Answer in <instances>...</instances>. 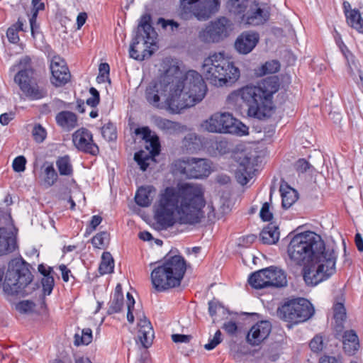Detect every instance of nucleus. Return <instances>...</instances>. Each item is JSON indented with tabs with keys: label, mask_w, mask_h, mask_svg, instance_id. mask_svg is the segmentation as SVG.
<instances>
[{
	"label": "nucleus",
	"mask_w": 363,
	"mask_h": 363,
	"mask_svg": "<svg viewBox=\"0 0 363 363\" xmlns=\"http://www.w3.org/2000/svg\"><path fill=\"white\" fill-rule=\"evenodd\" d=\"M223 328L229 334L234 335L238 330V326L235 322L228 321L223 324Z\"/></svg>",
	"instance_id": "0e129e2a"
},
{
	"label": "nucleus",
	"mask_w": 363,
	"mask_h": 363,
	"mask_svg": "<svg viewBox=\"0 0 363 363\" xmlns=\"http://www.w3.org/2000/svg\"><path fill=\"white\" fill-rule=\"evenodd\" d=\"M52 83L56 86H61L70 79V73L63 59L59 56L52 57L50 63Z\"/></svg>",
	"instance_id": "412c9836"
},
{
	"label": "nucleus",
	"mask_w": 363,
	"mask_h": 363,
	"mask_svg": "<svg viewBox=\"0 0 363 363\" xmlns=\"http://www.w3.org/2000/svg\"><path fill=\"white\" fill-rule=\"evenodd\" d=\"M151 121L159 129L165 131L169 134L178 133V130L181 128V126L179 123L158 116H152L151 118Z\"/></svg>",
	"instance_id": "a878e982"
},
{
	"label": "nucleus",
	"mask_w": 363,
	"mask_h": 363,
	"mask_svg": "<svg viewBox=\"0 0 363 363\" xmlns=\"http://www.w3.org/2000/svg\"><path fill=\"white\" fill-rule=\"evenodd\" d=\"M123 306V297H113L108 303V308L107 313L111 315L113 313H119Z\"/></svg>",
	"instance_id": "c03bdc74"
},
{
	"label": "nucleus",
	"mask_w": 363,
	"mask_h": 363,
	"mask_svg": "<svg viewBox=\"0 0 363 363\" xmlns=\"http://www.w3.org/2000/svg\"><path fill=\"white\" fill-rule=\"evenodd\" d=\"M309 347L313 352H319L323 348V339L321 336L315 335L310 342Z\"/></svg>",
	"instance_id": "8fccbe9b"
},
{
	"label": "nucleus",
	"mask_w": 363,
	"mask_h": 363,
	"mask_svg": "<svg viewBox=\"0 0 363 363\" xmlns=\"http://www.w3.org/2000/svg\"><path fill=\"white\" fill-rule=\"evenodd\" d=\"M203 193L200 186L186 184L178 189L167 187L160 196L159 207L177 211L182 224H196L203 217Z\"/></svg>",
	"instance_id": "f03ea898"
},
{
	"label": "nucleus",
	"mask_w": 363,
	"mask_h": 363,
	"mask_svg": "<svg viewBox=\"0 0 363 363\" xmlns=\"http://www.w3.org/2000/svg\"><path fill=\"white\" fill-rule=\"evenodd\" d=\"M56 121L59 125L69 130L75 127L77 116L70 111H62L57 115Z\"/></svg>",
	"instance_id": "473e14b6"
},
{
	"label": "nucleus",
	"mask_w": 363,
	"mask_h": 363,
	"mask_svg": "<svg viewBox=\"0 0 363 363\" xmlns=\"http://www.w3.org/2000/svg\"><path fill=\"white\" fill-rule=\"evenodd\" d=\"M266 148L262 142L240 144L233 150L232 157L238 163L235 171L237 182L244 186L252 178L255 167L262 162Z\"/></svg>",
	"instance_id": "423d86ee"
},
{
	"label": "nucleus",
	"mask_w": 363,
	"mask_h": 363,
	"mask_svg": "<svg viewBox=\"0 0 363 363\" xmlns=\"http://www.w3.org/2000/svg\"><path fill=\"white\" fill-rule=\"evenodd\" d=\"M314 308L304 298L289 300L277 309L278 317L286 322L298 324L308 320L314 314Z\"/></svg>",
	"instance_id": "ddd939ff"
},
{
	"label": "nucleus",
	"mask_w": 363,
	"mask_h": 363,
	"mask_svg": "<svg viewBox=\"0 0 363 363\" xmlns=\"http://www.w3.org/2000/svg\"><path fill=\"white\" fill-rule=\"evenodd\" d=\"M279 228L274 223H269L260 233V239L263 244L272 245L279 239Z\"/></svg>",
	"instance_id": "c756f323"
},
{
	"label": "nucleus",
	"mask_w": 363,
	"mask_h": 363,
	"mask_svg": "<svg viewBox=\"0 0 363 363\" xmlns=\"http://www.w3.org/2000/svg\"><path fill=\"white\" fill-rule=\"evenodd\" d=\"M56 165L60 175L69 176L72 174V166L69 156L59 157L56 161Z\"/></svg>",
	"instance_id": "4c0bfd02"
},
{
	"label": "nucleus",
	"mask_w": 363,
	"mask_h": 363,
	"mask_svg": "<svg viewBox=\"0 0 363 363\" xmlns=\"http://www.w3.org/2000/svg\"><path fill=\"white\" fill-rule=\"evenodd\" d=\"M202 70L206 79L217 86L232 84L240 77L238 68L221 52L214 53L206 58Z\"/></svg>",
	"instance_id": "6e6552de"
},
{
	"label": "nucleus",
	"mask_w": 363,
	"mask_h": 363,
	"mask_svg": "<svg viewBox=\"0 0 363 363\" xmlns=\"http://www.w3.org/2000/svg\"><path fill=\"white\" fill-rule=\"evenodd\" d=\"M102 218L100 216L96 215L92 216L89 226L86 229L85 235L91 234L96 230V227L101 223Z\"/></svg>",
	"instance_id": "5fc2aeb1"
},
{
	"label": "nucleus",
	"mask_w": 363,
	"mask_h": 363,
	"mask_svg": "<svg viewBox=\"0 0 363 363\" xmlns=\"http://www.w3.org/2000/svg\"><path fill=\"white\" fill-rule=\"evenodd\" d=\"M138 318V338L142 345L144 347L147 348L152 343L154 338L153 329L150 320L147 319L144 314H142Z\"/></svg>",
	"instance_id": "5701e85b"
},
{
	"label": "nucleus",
	"mask_w": 363,
	"mask_h": 363,
	"mask_svg": "<svg viewBox=\"0 0 363 363\" xmlns=\"http://www.w3.org/2000/svg\"><path fill=\"white\" fill-rule=\"evenodd\" d=\"M192 338L191 335L183 334H173L172 335V340L176 343L189 342Z\"/></svg>",
	"instance_id": "680f3d73"
},
{
	"label": "nucleus",
	"mask_w": 363,
	"mask_h": 363,
	"mask_svg": "<svg viewBox=\"0 0 363 363\" xmlns=\"http://www.w3.org/2000/svg\"><path fill=\"white\" fill-rule=\"evenodd\" d=\"M259 216L263 221H269L273 218L272 213L269 211V204L265 202L260 210Z\"/></svg>",
	"instance_id": "864d4df0"
},
{
	"label": "nucleus",
	"mask_w": 363,
	"mask_h": 363,
	"mask_svg": "<svg viewBox=\"0 0 363 363\" xmlns=\"http://www.w3.org/2000/svg\"><path fill=\"white\" fill-rule=\"evenodd\" d=\"M208 138H184L183 145L189 153L196 152L202 148L207 149L211 152L210 147L206 143L205 140Z\"/></svg>",
	"instance_id": "7c9ffc66"
},
{
	"label": "nucleus",
	"mask_w": 363,
	"mask_h": 363,
	"mask_svg": "<svg viewBox=\"0 0 363 363\" xmlns=\"http://www.w3.org/2000/svg\"><path fill=\"white\" fill-rule=\"evenodd\" d=\"M114 261L111 254L108 252H104L101 256V261L99 264V272L103 275L110 274L113 272Z\"/></svg>",
	"instance_id": "c9c22d12"
},
{
	"label": "nucleus",
	"mask_w": 363,
	"mask_h": 363,
	"mask_svg": "<svg viewBox=\"0 0 363 363\" xmlns=\"http://www.w3.org/2000/svg\"><path fill=\"white\" fill-rule=\"evenodd\" d=\"M259 41V35L255 32H243L236 39L235 50L240 54H248L256 46Z\"/></svg>",
	"instance_id": "4be33fe9"
},
{
	"label": "nucleus",
	"mask_w": 363,
	"mask_h": 363,
	"mask_svg": "<svg viewBox=\"0 0 363 363\" xmlns=\"http://www.w3.org/2000/svg\"><path fill=\"white\" fill-rule=\"evenodd\" d=\"M134 133L136 135H141L142 136H152V131L148 126L138 128L135 130ZM154 136L157 135H155Z\"/></svg>",
	"instance_id": "338daca9"
},
{
	"label": "nucleus",
	"mask_w": 363,
	"mask_h": 363,
	"mask_svg": "<svg viewBox=\"0 0 363 363\" xmlns=\"http://www.w3.org/2000/svg\"><path fill=\"white\" fill-rule=\"evenodd\" d=\"M341 52H342L347 64L348 70L351 75L354 74V67L357 68V65L354 62V57L352 53L347 48L345 45H340Z\"/></svg>",
	"instance_id": "a19ab883"
},
{
	"label": "nucleus",
	"mask_w": 363,
	"mask_h": 363,
	"mask_svg": "<svg viewBox=\"0 0 363 363\" xmlns=\"http://www.w3.org/2000/svg\"><path fill=\"white\" fill-rule=\"evenodd\" d=\"M174 213L158 207L155 213V220L160 229H167L174 224Z\"/></svg>",
	"instance_id": "cd10ccee"
},
{
	"label": "nucleus",
	"mask_w": 363,
	"mask_h": 363,
	"mask_svg": "<svg viewBox=\"0 0 363 363\" xmlns=\"http://www.w3.org/2000/svg\"><path fill=\"white\" fill-rule=\"evenodd\" d=\"M342 338L343 349L345 353L349 355L354 354L359 347V338L354 330L345 331Z\"/></svg>",
	"instance_id": "393cba45"
},
{
	"label": "nucleus",
	"mask_w": 363,
	"mask_h": 363,
	"mask_svg": "<svg viewBox=\"0 0 363 363\" xmlns=\"http://www.w3.org/2000/svg\"><path fill=\"white\" fill-rule=\"evenodd\" d=\"M174 166L182 174L189 178L206 177L211 173L209 162L205 159L179 160L175 162Z\"/></svg>",
	"instance_id": "f3484780"
},
{
	"label": "nucleus",
	"mask_w": 363,
	"mask_h": 363,
	"mask_svg": "<svg viewBox=\"0 0 363 363\" xmlns=\"http://www.w3.org/2000/svg\"><path fill=\"white\" fill-rule=\"evenodd\" d=\"M201 128L210 133L248 135V127L234 118L229 113H216L201 124Z\"/></svg>",
	"instance_id": "f8f14e48"
},
{
	"label": "nucleus",
	"mask_w": 363,
	"mask_h": 363,
	"mask_svg": "<svg viewBox=\"0 0 363 363\" xmlns=\"http://www.w3.org/2000/svg\"><path fill=\"white\" fill-rule=\"evenodd\" d=\"M186 270L183 257L169 252L151 273V281L157 291L175 288L181 284Z\"/></svg>",
	"instance_id": "39448f33"
},
{
	"label": "nucleus",
	"mask_w": 363,
	"mask_h": 363,
	"mask_svg": "<svg viewBox=\"0 0 363 363\" xmlns=\"http://www.w3.org/2000/svg\"><path fill=\"white\" fill-rule=\"evenodd\" d=\"M269 18L267 11L263 9L259 4H249L245 13H242L241 21L250 26L263 24Z\"/></svg>",
	"instance_id": "aec40b11"
},
{
	"label": "nucleus",
	"mask_w": 363,
	"mask_h": 363,
	"mask_svg": "<svg viewBox=\"0 0 363 363\" xmlns=\"http://www.w3.org/2000/svg\"><path fill=\"white\" fill-rule=\"evenodd\" d=\"M279 191L282 199L281 205L285 209L290 208L298 198L296 191L286 184H281Z\"/></svg>",
	"instance_id": "2f4dec72"
},
{
	"label": "nucleus",
	"mask_w": 363,
	"mask_h": 363,
	"mask_svg": "<svg viewBox=\"0 0 363 363\" xmlns=\"http://www.w3.org/2000/svg\"><path fill=\"white\" fill-rule=\"evenodd\" d=\"M223 308L221 303L215 299L208 302V312L211 317H213L216 314L218 309Z\"/></svg>",
	"instance_id": "052dcab7"
},
{
	"label": "nucleus",
	"mask_w": 363,
	"mask_h": 363,
	"mask_svg": "<svg viewBox=\"0 0 363 363\" xmlns=\"http://www.w3.org/2000/svg\"><path fill=\"white\" fill-rule=\"evenodd\" d=\"M221 332L218 330L216 332L214 337L209 340V342L204 345V348L207 350H213L221 341Z\"/></svg>",
	"instance_id": "3c124183"
},
{
	"label": "nucleus",
	"mask_w": 363,
	"mask_h": 363,
	"mask_svg": "<svg viewBox=\"0 0 363 363\" xmlns=\"http://www.w3.org/2000/svg\"><path fill=\"white\" fill-rule=\"evenodd\" d=\"M89 93L91 94V97L86 99V104L91 107H96L100 101L99 93L94 87L89 89Z\"/></svg>",
	"instance_id": "603ef678"
},
{
	"label": "nucleus",
	"mask_w": 363,
	"mask_h": 363,
	"mask_svg": "<svg viewBox=\"0 0 363 363\" xmlns=\"http://www.w3.org/2000/svg\"><path fill=\"white\" fill-rule=\"evenodd\" d=\"M108 240L109 234L106 231H103L96 234L91 239V243L95 247L104 248L108 244Z\"/></svg>",
	"instance_id": "79ce46f5"
},
{
	"label": "nucleus",
	"mask_w": 363,
	"mask_h": 363,
	"mask_svg": "<svg viewBox=\"0 0 363 363\" xmlns=\"http://www.w3.org/2000/svg\"><path fill=\"white\" fill-rule=\"evenodd\" d=\"M218 4V0H179L178 15L184 20L192 17L206 20L210 17L213 6Z\"/></svg>",
	"instance_id": "2eb2a0df"
},
{
	"label": "nucleus",
	"mask_w": 363,
	"mask_h": 363,
	"mask_svg": "<svg viewBox=\"0 0 363 363\" xmlns=\"http://www.w3.org/2000/svg\"><path fill=\"white\" fill-rule=\"evenodd\" d=\"M290 260L303 266V279L307 285L315 286L335 272L337 256L326 247L318 234L306 231L295 235L287 249Z\"/></svg>",
	"instance_id": "f257e3e1"
},
{
	"label": "nucleus",
	"mask_w": 363,
	"mask_h": 363,
	"mask_svg": "<svg viewBox=\"0 0 363 363\" xmlns=\"http://www.w3.org/2000/svg\"><path fill=\"white\" fill-rule=\"evenodd\" d=\"M42 0H32V15L30 18V26L32 34L34 35V30L36 27V18L39 11H42L45 9L44 3L41 1Z\"/></svg>",
	"instance_id": "58836bf2"
},
{
	"label": "nucleus",
	"mask_w": 363,
	"mask_h": 363,
	"mask_svg": "<svg viewBox=\"0 0 363 363\" xmlns=\"http://www.w3.org/2000/svg\"><path fill=\"white\" fill-rule=\"evenodd\" d=\"M74 146L80 151L92 155L99 153V147L94 143L93 138H72Z\"/></svg>",
	"instance_id": "bb28decb"
},
{
	"label": "nucleus",
	"mask_w": 363,
	"mask_h": 363,
	"mask_svg": "<svg viewBox=\"0 0 363 363\" xmlns=\"http://www.w3.org/2000/svg\"><path fill=\"white\" fill-rule=\"evenodd\" d=\"M178 74H179V66L173 65L164 72L159 82H151L145 90L147 101L155 108H162L167 106L171 110L168 99L172 96L176 98L173 91L176 78L172 77Z\"/></svg>",
	"instance_id": "1a4fd4ad"
},
{
	"label": "nucleus",
	"mask_w": 363,
	"mask_h": 363,
	"mask_svg": "<svg viewBox=\"0 0 363 363\" xmlns=\"http://www.w3.org/2000/svg\"><path fill=\"white\" fill-rule=\"evenodd\" d=\"M6 36L9 40L12 43H16L19 40L17 29L14 28L13 27L8 28L6 32Z\"/></svg>",
	"instance_id": "e2e57ef3"
},
{
	"label": "nucleus",
	"mask_w": 363,
	"mask_h": 363,
	"mask_svg": "<svg viewBox=\"0 0 363 363\" xmlns=\"http://www.w3.org/2000/svg\"><path fill=\"white\" fill-rule=\"evenodd\" d=\"M248 281L253 288L257 289L267 287L281 288L287 285L285 272L274 266L252 273Z\"/></svg>",
	"instance_id": "4468645a"
},
{
	"label": "nucleus",
	"mask_w": 363,
	"mask_h": 363,
	"mask_svg": "<svg viewBox=\"0 0 363 363\" xmlns=\"http://www.w3.org/2000/svg\"><path fill=\"white\" fill-rule=\"evenodd\" d=\"M173 91L176 98L168 99L172 112L194 106L201 101L206 95V86L202 76L194 70L188 71L184 76L179 69V74H174Z\"/></svg>",
	"instance_id": "20e7f679"
},
{
	"label": "nucleus",
	"mask_w": 363,
	"mask_h": 363,
	"mask_svg": "<svg viewBox=\"0 0 363 363\" xmlns=\"http://www.w3.org/2000/svg\"><path fill=\"white\" fill-rule=\"evenodd\" d=\"M208 147H210V153L213 152L216 154V151H217L219 154H225L228 150V143L225 140H221L213 143L212 145L208 146Z\"/></svg>",
	"instance_id": "a18cd8bd"
},
{
	"label": "nucleus",
	"mask_w": 363,
	"mask_h": 363,
	"mask_svg": "<svg viewBox=\"0 0 363 363\" xmlns=\"http://www.w3.org/2000/svg\"><path fill=\"white\" fill-rule=\"evenodd\" d=\"M35 306L33 302L30 301H21L16 306L17 309L21 313H27L31 311Z\"/></svg>",
	"instance_id": "4d7b16f0"
},
{
	"label": "nucleus",
	"mask_w": 363,
	"mask_h": 363,
	"mask_svg": "<svg viewBox=\"0 0 363 363\" xmlns=\"http://www.w3.org/2000/svg\"><path fill=\"white\" fill-rule=\"evenodd\" d=\"M158 23L162 26L163 28H167L168 26L170 27L172 31L177 29L179 24L174 20H165L162 18L158 19Z\"/></svg>",
	"instance_id": "bf43d9fd"
},
{
	"label": "nucleus",
	"mask_w": 363,
	"mask_h": 363,
	"mask_svg": "<svg viewBox=\"0 0 363 363\" xmlns=\"http://www.w3.org/2000/svg\"><path fill=\"white\" fill-rule=\"evenodd\" d=\"M116 133V128L113 123L108 122L101 128L102 136H112Z\"/></svg>",
	"instance_id": "13d9d810"
},
{
	"label": "nucleus",
	"mask_w": 363,
	"mask_h": 363,
	"mask_svg": "<svg viewBox=\"0 0 363 363\" xmlns=\"http://www.w3.org/2000/svg\"><path fill=\"white\" fill-rule=\"evenodd\" d=\"M16 247V238L13 232L0 227V256L11 253Z\"/></svg>",
	"instance_id": "b1692460"
},
{
	"label": "nucleus",
	"mask_w": 363,
	"mask_h": 363,
	"mask_svg": "<svg viewBox=\"0 0 363 363\" xmlns=\"http://www.w3.org/2000/svg\"><path fill=\"white\" fill-rule=\"evenodd\" d=\"M319 363H342L341 360L335 357L325 355L319 359Z\"/></svg>",
	"instance_id": "774afa93"
},
{
	"label": "nucleus",
	"mask_w": 363,
	"mask_h": 363,
	"mask_svg": "<svg viewBox=\"0 0 363 363\" xmlns=\"http://www.w3.org/2000/svg\"><path fill=\"white\" fill-rule=\"evenodd\" d=\"M311 167V164L305 159H299L294 164V168L298 172H306Z\"/></svg>",
	"instance_id": "6e6d98bb"
},
{
	"label": "nucleus",
	"mask_w": 363,
	"mask_h": 363,
	"mask_svg": "<svg viewBox=\"0 0 363 363\" xmlns=\"http://www.w3.org/2000/svg\"><path fill=\"white\" fill-rule=\"evenodd\" d=\"M54 278L51 276H45L43 277L41 284L43 286V290L45 295H50L54 287Z\"/></svg>",
	"instance_id": "49530a36"
},
{
	"label": "nucleus",
	"mask_w": 363,
	"mask_h": 363,
	"mask_svg": "<svg viewBox=\"0 0 363 363\" xmlns=\"http://www.w3.org/2000/svg\"><path fill=\"white\" fill-rule=\"evenodd\" d=\"M33 136H46V130L40 124H35L32 127Z\"/></svg>",
	"instance_id": "69168bd1"
},
{
	"label": "nucleus",
	"mask_w": 363,
	"mask_h": 363,
	"mask_svg": "<svg viewBox=\"0 0 363 363\" xmlns=\"http://www.w3.org/2000/svg\"><path fill=\"white\" fill-rule=\"evenodd\" d=\"M92 341V331L90 328H84L82 330V335L75 334L74 344L79 345H89Z\"/></svg>",
	"instance_id": "ea45409f"
},
{
	"label": "nucleus",
	"mask_w": 363,
	"mask_h": 363,
	"mask_svg": "<svg viewBox=\"0 0 363 363\" xmlns=\"http://www.w3.org/2000/svg\"><path fill=\"white\" fill-rule=\"evenodd\" d=\"M157 33L151 25V16L145 14L141 16L138 26L137 34L130 47V56L137 60H143L148 54L151 55L147 48L155 43Z\"/></svg>",
	"instance_id": "9b49d317"
},
{
	"label": "nucleus",
	"mask_w": 363,
	"mask_h": 363,
	"mask_svg": "<svg viewBox=\"0 0 363 363\" xmlns=\"http://www.w3.org/2000/svg\"><path fill=\"white\" fill-rule=\"evenodd\" d=\"M279 87V78L270 76L263 79L257 86L247 85L233 91L228 96L229 103H236L240 99L248 107L249 116L264 119L271 116L273 95Z\"/></svg>",
	"instance_id": "7ed1b4c3"
},
{
	"label": "nucleus",
	"mask_w": 363,
	"mask_h": 363,
	"mask_svg": "<svg viewBox=\"0 0 363 363\" xmlns=\"http://www.w3.org/2000/svg\"><path fill=\"white\" fill-rule=\"evenodd\" d=\"M145 140V150H142L136 152L134 159L140 168L145 171L149 166L148 160L158 155L160 152V138H142Z\"/></svg>",
	"instance_id": "a211bd4d"
},
{
	"label": "nucleus",
	"mask_w": 363,
	"mask_h": 363,
	"mask_svg": "<svg viewBox=\"0 0 363 363\" xmlns=\"http://www.w3.org/2000/svg\"><path fill=\"white\" fill-rule=\"evenodd\" d=\"M155 192V189L150 186L139 188L135 196V203L142 207L149 206L153 199L152 194Z\"/></svg>",
	"instance_id": "c85d7f7f"
},
{
	"label": "nucleus",
	"mask_w": 363,
	"mask_h": 363,
	"mask_svg": "<svg viewBox=\"0 0 363 363\" xmlns=\"http://www.w3.org/2000/svg\"><path fill=\"white\" fill-rule=\"evenodd\" d=\"M271 331L272 324L269 321H259L248 331L246 342L251 346H258L269 337Z\"/></svg>",
	"instance_id": "6ab92c4d"
},
{
	"label": "nucleus",
	"mask_w": 363,
	"mask_h": 363,
	"mask_svg": "<svg viewBox=\"0 0 363 363\" xmlns=\"http://www.w3.org/2000/svg\"><path fill=\"white\" fill-rule=\"evenodd\" d=\"M249 4V0H228L226 8L231 13L241 15L245 11Z\"/></svg>",
	"instance_id": "f704fd0d"
},
{
	"label": "nucleus",
	"mask_w": 363,
	"mask_h": 363,
	"mask_svg": "<svg viewBox=\"0 0 363 363\" xmlns=\"http://www.w3.org/2000/svg\"><path fill=\"white\" fill-rule=\"evenodd\" d=\"M45 183L48 186H52L57 179V174L54 169L52 164H48L45 169Z\"/></svg>",
	"instance_id": "37998d69"
},
{
	"label": "nucleus",
	"mask_w": 363,
	"mask_h": 363,
	"mask_svg": "<svg viewBox=\"0 0 363 363\" xmlns=\"http://www.w3.org/2000/svg\"><path fill=\"white\" fill-rule=\"evenodd\" d=\"M280 65L276 60L267 62L262 66V71L264 74L276 73L279 70Z\"/></svg>",
	"instance_id": "de8ad7c7"
},
{
	"label": "nucleus",
	"mask_w": 363,
	"mask_h": 363,
	"mask_svg": "<svg viewBox=\"0 0 363 363\" xmlns=\"http://www.w3.org/2000/svg\"><path fill=\"white\" fill-rule=\"evenodd\" d=\"M346 17L347 22L351 27L363 33V19L358 11H346Z\"/></svg>",
	"instance_id": "72a5a7b5"
},
{
	"label": "nucleus",
	"mask_w": 363,
	"mask_h": 363,
	"mask_svg": "<svg viewBox=\"0 0 363 363\" xmlns=\"http://www.w3.org/2000/svg\"><path fill=\"white\" fill-rule=\"evenodd\" d=\"M234 29V24L225 17L211 21L201 30L199 38L204 43H218L230 35Z\"/></svg>",
	"instance_id": "dca6fc26"
},
{
	"label": "nucleus",
	"mask_w": 363,
	"mask_h": 363,
	"mask_svg": "<svg viewBox=\"0 0 363 363\" xmlns=\"http://www.w3.org/2000/svg\"><path fill=\"white\" fill-rule=\"evenodd\" d=\"M26 159L24 156H18L16 157L12 164V167L13 170L16 172H23L26 169Z\"/></svg>",
	"instance_id": "09e8293b"
},
{
	"label": "nucleus",
	"mask_w": 363,
	"mask_h": 363,
	"mask_svg": "<svg viewBox=\"0 0 363 363\" xmlns=\"http://www.w3.org/2000/svg\"><path fill=\"white\" fill-rule=\"evenodd\" d=\"M11 69L13 71L18 69L14 81L27 97L37 100L47 95V91L37 85L35 70L28 56L23 57Z\"/></svg>",
	"instance_id": "9d476101"
},
{
	"label": "nucleus",
	"mask_w": 363,
	"mask_h": 363,
	"mask_svg": "<svg viewBox=\"0 0 363 363\" xmlns=\"http://www.w3.org/2000/svg\"><path fill=\"white\" fill-rule=\"evenodd\" d=\"M334 319L336 323V330L340 331L343 321L346 319V310L343 303L337 302L333 306Z\"/></svg>",
	"instance_id": "e433bc0d"
},
{
	"label": "nucleus",
	"mask_w": 363,
	"mask_h": 363,
	"mask_svg": "<svg viewBox=\"0 0 363 363\" xmlns=\"http://www.w3.org/2000/svg\"><path fill=\"white\" fill-rule=\"evenodd\" d=\"M29 265L22 259H13L5 273L0 267V289L8 295L27 294L25 288L31 283Z\"/></svg>",
	"instance_id": "0eeeda50"
}]
</instances>
